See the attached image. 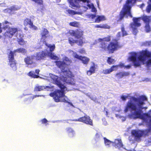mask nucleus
I'll use <instances>...</instances> for the list:
<instances>
[{
    "instance_id": "obj_1",
    "label": "nucleus",
    "mask_w": 151,
    "mask_h": 151,
    "mask_svg": "<svg viewBox=\"0 0 151 151\" xmlns=\"http://www.w3.org/2000/svg\"><path fill=\"white\" fill-rule=\"evenodd\" d=\"M63 60V62L60 61L56 62V65L61 69L62 71L60 77H59L52 74H49L51 82L57 85L61 89V90L56 91L54 93H50V96L53 97L56 102L68 103L73 106L72 103L70 102V100L65 95V91L67 90L65 85V83L71 85L75 84L74 79L72 78L73 76L67 66L71 63V60L66 57H64Z\"/></svg>"
},
{
    "instance_id": "obj_2",
    "label": "nucleus",
    "mask_w": 151,
    "mask_h": 151,
    "mask_svg": "<svg viewBox=\"0 0 151 151\" xmlns=\"http://www.w3.org/2000/svg\"><path fill=\"white\" fill-rule=\"evenodd\" d=\"M130 99L125 107L124 112L131 111V113L128 116L131 119H142V123L139 124V125H146L149 127L147 133L151 132V110L145 114L143 113L142 111L143 109H146L147 108V106H145V102L147 101V98L142 96L137 98L132 96Z\"/></svg>"
},
{
    "instance_id": "obj_3",
    "label": "nucleus",
    "mask_w": 151,
    "mask_h": 151,
    "mask_svg": "<svg viewBox=\"0 0 151 151\" xmlns=\"http://www.w3.org/2000/svg\"><path fill=\"white\" fill-rule=\"evenodd\" d=\"M139 54L135 52L129 53L127 60L132 62L135 67L140 66L142 64L147 66H151V52L147 50L140 51Z\"/></svg>"
},
{
    "instance_id": "obj_4",
    "label": "nucleus",
    "mask_w": 151,
    "mask_h": 151,
    "mask_svg": "<svg viewBox=\"0 0 151 151\" xmlns=\"http://www.w3.org/2000/svg\"><path fill=\"white\" fill-rule=\"evenodd\" d=\"M9 23L7 21H5L3 23L4 27L3 29L4 31V35L5 37L11 38L16 33H17V37L18 43L20 45L25 44L27 42L23 39L24 35L21 31L17 28L9 27L6 24Z\"/></svg>"
},
{
    "instance_id": "obj_5",
    "label": "nucleus",
    "mask_w": 151,
    "mask_h": 151,
    "mask_svg": "<svg viewBox=\"0 0 151 151\" xmlns=\"http://www.w3.org/2000/svg\"><path fill=\"white\" fill-rule=\"evenodd\" d=\"M110 40L109 37L98 39L97 41L101 43L99 47L102 51H109V52L113 53L119 47L118 42L116 41L113 40L109 44L108 42Z\"/></svg>"
},
{
    "instance_id": "obj_6",
    "label": "nucleus",
    "mask_w": 151,
    "mask_h": 151,
    "mask_svg": "<svg viewBox=\"0 0 151 151\" xmlns=\"http://www.w3.org/2000/svg\"><path fill=\"white\" fill-rule=\"evenodd\" d=\"M136 1L137 0H127L126 4L124 5L120 12L119 19L120 20H122L124 17H127L129 16L130 17H132L130 12V9Z\"/></svg>"
},
{
    "instance_id": "obj_7",
    "label": "nucleus",
    "mask_w": 151,
    "mask_h": 151,
    "mask_svg": "<svg viewBox=\"0 0 151 151\" xmlns=\"http://www.w3.org/2000/svg\"><path fill=\"white\" fill-rule=\"evenodd\" d=\"M84 4L85 6H83L85 9V11H86L88 7L89 9H91V11L93 12H96V9L95 8L93 4L87 1V0H71L70 1V5L72 7L78 8L80 7L79 3L81 2Z\"/></svg>"
},
{
    "instance_id": "obj_8",
    "label": "nucleus",
    "mask_w": 151,
    "mask_h": 151,
    "mask_svg": "<svg viewBox=\"0 0 151 151\" xmlns=\"http://www.w3.org/2000/svg\"><path fill=\"white\" fill-rule=\"evenodd\" d=\"M47 55L50 57L52 59L55 60H58L59 59L58 57L56 56L54 53L46 52L45 51H42L37 53L36 55V56L34 57V58L35 57L36 59L40 60L43 58Z\"/></svg>"
},
{
    "instance_id": "obj_9",
    "label": "nucleus",
    "mask_w": 151,
    "mask_h": 151,
    "mask_svg": "<svg viewBox=\"0 0 151 151\" xmlns=\"http://www.w3.org/2000/svg\"><path fill=\"white\" fill-rule=\"evenodd\" d=\"M145 132L140 130H132V135L129 137V140L134 143L135 140L139 141L140 137L145 134Z\"/></svg>"
},
{
    "instance_id": "obj_10",
    "label": "nucleus",
    "mask_w": 151,
    "mask_h": 151,
    "mask_svg": "<svg viewBox=\"0 0 151 151\" xmlns=\"http://www.w3.org/2000/svg\"><path fill=\"white\" fill-rule=\"evenodd\" d=\"M70 52L72 54L73 56L75 58L81 60L82 63L84 64L87 65L89 62L90 59L87 57L80 56L78 55L76 52L72 50H70Z\"/></svg>"
},
{
    "instance_id": "obj_11",
    "label": "nucleus",
    "mask_w": 151,
    "mask_h": 151,
    "mask_svg": "<svg viewBox=\"0 0 151 151\" xmlns=\"http://www.w3.org/2000/svg\"><path fill=\"white\" fill-rule=\"evenodd\" d=\"M140 19L141 18H133L134 23L131 24V26L133 31V33L134 35H136L137 32V27L141 25V24L139 23Z\"/></svg>"
},
{
    "instance_id": "obj_12",
    "label": "nucleus",
    "mask_w": 151,
    "mask_h": 151,
    "mask_svg": "<svg viewBox=\"0 0 151 151\" xmlns=\"http://www.w3.org/2000/svg\"><path fill=\"white\" fill-rule=\"evenodd\" d=\"M89 19H91L93 22L99 23L101 21H103L106 19V18L104 16H98L96 18L95 14H89L88 15Z\"/></svg>"
},
{
    "instance_id": "obj_13",
    "label": "nucleus",
    "mask_w": 151,
    "mask_h": 151,
    "mask_svg": "<svg viewBox=\"0 0 151 151\" xmlns=\"http://www.w3.org/2000/svg\"><path fill=\"white\" fill-rule=\"evenodd\" d=\"M74 121L81 122L90 125H92V121L89 116L86 115L77 119H74Z\"/></svg>"
},
{
    "instance_id": "obj_14",
    "label": "nucleus",
    "mask_w": 151,
    "mask_h": 151,
    "mask_svg": "<svg viewBox=\"0 0 151 151\" xmlns=\"http://www.w3.org/2000/svg\"><path fill=\"white\" fill-rule=\"evenodd\" d=\"M9 64L10 65V66L13 68V70H16V63L14 58L13 52L11 51H10L9 55Z\"/></svg>"
},
{
    "instance_id": "obj_15",
    "label": "nucleus",
    "mask_w": 151,
    "mask_h": 151,
    "mask_svg": "<svg viewBox=\"0 0 151 151\" xmlns=\"http://www.w3.org/2000/svg\"><path fill=\"white\" fill-rule=\"evenodd\" d=\"M34 58L33 56L28 57L24 59V61L27 65H31L30 67L33 68L36 66V64L33 62V60Z\"/></svg>"
},
{
    "instance_id": "obj_16",
    "label": "nucleus",
    "mask_w": 151,
    "mask_h": 151,
    "mask_svg": "<svg viewBox=\"0 0 151 151\" xmlns=\"http://www.w3.org/2000/svg\"><path fill=\"white\" fill-rule=\"evenodd\" d=\"M81 34L80 33L78 36H77L76 38L77 39L76 40V43L78 45L82 46L83 44L86 42L84 38L83 37V33L82 31L81 32Z\"/></svg>"
},
{
    "instance_id": "obj_17",
    "label": "nucleus",
    "mask_w": 151,
    "mask_h": 151,
    "mask_svg": "<svg viewBox=\"0 0 151 151\" xmlns=\"http://www.w3.org/2000/svg\"><path fill=\"white\" fill-rule=\"evenodd\" d=\"M49 33V32L47 29L45 28H42L41 33L42 35V38L40 41V44L42 42H45L46 41L45 40L46 38H47V35Z\"/></svg>"
},
{
    "instance_id": "obj_18",
    "label": "nucleus",
    "mask_w": 151,
    "mask_h": 151,
    "mask_svg": "<svg viewBox=\"0 0 151 151\" xmlns=\"http://www.w3.org/2000/svg\"><path fill=\"white\" fill-rule=\"evenodd\" d=\"M118 65H113L109 68L104 69L102 73L106 74H109L112 71L116 70L118 68Z\"/></svg>"
},
{
    "instance_id": "obj_19",
    "label": "nucleus",
    "mask_w": 151,
    "mask_h": 151,
    "mask_svg": "<svg viewBox=\"0 0 151 151\" xmlns=\"http://www.w3.org/2000/svg\"><path fill=\"white\" fill-rule=\"evenodd\" d=\"M114 145L116 148H118V149H124L123 147V145L121 139H115L114 142H113Z\"/></svg>"
},
{
    "instance_id": "obj_20",
    "label": "nucleus",
    "mask_w": 151,
    "mask_h": 151,
    "mask_svg": "<svg viewBox=\"0 0 151 151\" xmlns=\"http://www.w3.org/2000/svg\"><path fill=\"white\" fill-rule=\"evenodd\" d=\"M19 8L16 6H13L11 7L10 8L5 9L4 10V12L8 13L10 14H14V12L19 10Z\"/></svg>"
},
{
    "instance_id": "obj_21",
    "label": "nucleus",
    "mask_w": 151,
    "mask_h": 151,
    "mask_svg": "<svg viewBox=\"0 0 151 151\" xmlns=\"http://www.w3.org/2000/svg\"><path fill=\"white\" fill-rule=\"evenodd\" d=\"M42 43L45 44L48 48L49 49L50 51L49 52L48 50H46L45 51L46 52H51L54 51L55 48V47L54 44L51 45L50 44H47L46 42H42Z\"/></svg>"
},
{
    "instance_id": "obj_22",
    "label": "nucleus",
    "mask_w": 151,
    "mask_h": 151,
    "mask_svg": "<svg viewBox=\"0 0 151 151\" xmlns=\"http://www.w3.org/2000/svg\"><path fill=\"white\" fill-rule=\"evenodd\" d=\"M96 70L95 66L93 63L91 66L89 70L87 71V74L88 76H91L94 73Z\"/></svg>"
},
{
    "instance_id": "obj_23",
    "label": "nucleus",
    "mask_w": 151,
    "mask_h": 151,
    "mask_svg": "<svg viewBox=\"0 0 151 151\" xmlns=\"http://www.w3.org/2000/svg\"><path fill=\"white\" fill-rule=\"evenodd\" d=\"M82 31L81 30H78L76 31H74L73 30H70L69 31L70 34L72 36H75L76 37L80 33L81 34V32Z\"/></svg>"
},
{
    "instance_id": "obj_24",
    "label": "nucleus",
    "mask_w": 151,
    "mask_h": 151,
    "mask_svg": "<svg viewBox=\"0 0 151 151\" xmlns=\"http://www.w3.org/2000/svg\"><path fill=\"white\" fill-rule=\"evenodd\" d=\"M52 87V86H46L45 87L44 86H36L35 88V91H40L45 89H47L48 88H51Z\"/></svg>"
},
{
    "instance_id": "obj_25",
    "label": "nucleus",
    "mask_w": 151,
    "mask_h": 151,
    "mask_svg": "<svg viewBox=\"0 0 151 151\" xmlns=\"http://www.w3.org/2000/svg\"><path fill=\"white\" fill-rule=\"evenodd\" d=\"M104 139L105 144L107 147H109L111 145L113 144V142L105 138H104Z\"/></svg>"
},
{
    "instance_id": "obj_26",
    "label": "nucleus",
    "mask_w": 151,
    "mask_h": 151,
    "mask_svg": "<svg viewBox=\"0 0 151 151\" xmlns=\"http://www.w3.org/2000/svg\"><path fill=\"white\" fill-rule=\"evenodd\" d=\"M67 131L70 136L73 137L75 134L74 130L71 128H68L67 129Z\"/></svg>"
},
{
    "instance_id": "obj_27",
    "label": "nucleus",
    "mask_w": 151,
    "mask_h": 151,
    "mask_svg": "<svg viewBox=\"0 0 151 151\" xmlns=\"http://www.w3.org/2000/svg\"><path fill=\"white\" fill-rule=\"evenodd\" d=\"M128 73H127L120 72L117 73L115 75L116 77L118 78H122L123 76H127Z\"/></svg>"
},
{
    "instance_id": "obj_28",
    "label": "nucleus",
    "mask_w": 151,
    "mask_h": 151,
    "mask_svg": "<svg viewBox=\"0 0 151 151\" xmlns=\"http://www.w3.org/2000/svg\"><path fill=\"white\" fill-rule=\"evenodd\" d=\"M66 12L69 14L71 15H74L76 14H82V13L81 12H76L70 9L67 10H66Z\"/></svg>"
},
{
    "instance_id": "obj_29",
    "label": "nucleus",
    "mask_w": 151,
    "mask_h": 151,
    "mask_svg": "<svg viewBox=\"0 0 151 151\" xmlns=\"http://www.w3.org/2000/svg\"><path fill=\"white\" fill-rule=\"evenodd\" d=\"M26 50L24 49L23 48H20L18 49H17L15 50L14 51V52H13V55H14V53L15 52H17L18 53H25L26 52Z\"/></svg>"
},
{
    "instance_id": "obj_30",
    "label": "nucleus",
    "mask_w": 151,
    "mask_h": 151,
    "mask_svg": "<svg viewBox=\"0 0 151 151\" xmlns=\"http://www.w3.org/2000/svg\"><path fill=\"white\" fill-rule=\"evenodd\" d=\"M32 22H31V19H25L24 22L23 24L25 26H26L29 24L30 25L32 24Z\"/></svg>"
},
{
    "instance_id": "obj_31",
    "label": "nucleus",
    "mask_w": 151,
    "mask_h": 151,
    "mask_svg": "<svg viewBox=\"0 0 151 151\" xmlns=\"http://www.w3.org/2000/svg\"><path fill=\"white\" fill-rule=\"evenodd\" d=\"M95 27L98 28H101L105 29H109L110 27L109 26L106 24H100L96 25L95 26Z\"/></svg>"
},
{
    "instance_id": "obj_32",
    "label": "nucleus",
    "mask_w": 151,
    "mask_h": 151,
    "mask_svg": "<svg viewBox=\"0 0 151 151\" xmlns=\"http://www.w3.org/2000/svg\"><path fill=\"white\" fill-rule=\"evenodd\" d=\"M69 25L71 26L75 27H78L80 25L79 22L76 21L70 22L69 23Z\"/></svg>"
},
{
    "instance_id": "obj_33",
    "label": "nucleus",
    "mask_w": 151,
    "mask_h": 151,
    "mask_svg": "<svg viewBox=\"0 0 151 151\" xmlns=\"http://www.w3.org/2000/svg\"><path fill=\"white\" fill-rule=\"evenodd\" d=\"M28 76L33 78H38L39 77V76L35 74L34 72L33 71H31L28 73Z\"/></svg>"
},
{
    "instance_id": "obj_34",
    "label": "nucleus",
    "mask_w": 151,
    "mask_h": 151,
    "mask_svg": "<svg viewBox=\"0 0 151 151\" xmlns=\"http://www.w3.org/2000/svg\"><path fill=\"white\" fill-rule=\"evenodd\" d=\"M118 65V67H119L121 68L124 67L127 69H129L131 67V65H125L124 64L122 63H121Z\"/></svg>"
},
{
    "instance_id": "obj_35",
    "label": "nucleus",
    "mask_w": 151,
    "mask_h": 151,
    "mask_svg": "<svg viewBox=\"0 0 151 151\" xmlns=\"http://www.w3.org/2000/svg\"><path fill=\"white\" fill-rule=\"evenodd\" d=\"M68 42L71 45H73L75 43H76V40H74L72 38H69L68 39Z\"/></svg>"
},
{
    "instance_id": "obj_36",
    "label": "nucleus",
    "mask_w": 151,
    "mask_h": 151,
    "mask_svg": "<svg viewBox=\"0 0 151 151\" xmlns=\"http://www.w3.org/2000/svg\"><path fill=\"white\" fill-rule=\"evenodd\" d=\"M116 116L118 118L120 119L123 121H124L126 120V118L124 116H122L120 115L116 114Z\"/></svg>"
},
{
    "instance_id": "obj_37",
    "label": "nucleus",
    "mask_w": 151,
    "mask_h": 151,
    "mask_svg": "<svg viewBox=\"0 0 151 151\" xmlns=\"http://www.w3.org/2000/svg\"><path fill=\"white\" fill-rule=\"evenodd\" d=\"M129 97V94H127L126 95H122L121 96V98L123 101H125Z\"/></svg>"
},
{
    "instance_id": "obj_38",
    "label": "nucleus",
    "mask_w": 151,
    "mask_h": 151,
    "mask_svg": "<svg viewBox=\"0 0 151 151\" xmlns=\"http://www.w3.org/2000/svg\"><path fill=\"white\" fill-rule=\"evenodd\" d=\"M108 63L109 64H113L115 62L114 60L111 58H109L107 60Z\"/></svg>"
},
{
    "instance_id": "obj_39",
    "label": "nucleus",
    "mask_w": 151,
    "mask_h": 151,
    "mask_svg": "<svg viewBox=\"0 0 151 151\" xmlns=\"http://www.w3.org/2000/svg\"><path fill=\"white\" fill-rule=\"evenodd\" d=\"M121 30L122 33V36H124L128 35V33H127L126 31L125 30L123 27V26L122 27Z\"/></svg>"
},
{
    "instance_id": "obj_40",
    "label": "nucleus",
    "mask_w": 151,
    "mask_h": 151,
    "mask_svg": "<svg viewBox=\"0 0 151 151\" xmlns=\"http://www.w3.org/2000/svg\"><path fill=\"white\" fill-rule=\"evenodd\" d=\"M151 10V4L148 2V5L146 9V11L147 12L149 13Z\"/></svg>"
},
{
    "instance_id": "obj_41",
    "label": "nucleus",
    "mask_w": 151,
    "mask_h": 151,
    "mask_svg": "<svg viewBox=\"0 0 151 151\" xmlns=\"http://www.w3.org/2000/svg\"><path fill=\"white\" fill-rule=\"evenodd\" d=\"M78 52L81 54H85L86 53V51L84 49L82 48L79 50Z\"/></svg>"
},
{
    "instance_id": "obj_42",
    "label": "nucleus",
    "mask_w": 151,
    "mask_h": 151,
    "mask_svg": "<svg viewBox=\"0 0 151 151\" xmlns=\"http://www.w3.org/2000/svg\"><path fill=\"white\" fill-rule=\"evenodd\" d=\"M30 27L32 29L35 30H37L38 29V28L37 27L33 25L32 23L30 25Z\"/></svg>"
},
{
    "instance_id": "obj_43",
    "label": "nucleus",
    "mask_w": 151,
    "mask_h": 151,
    "mask_svg": "<svg viewBox=\"0 0 151 151\" xmlns=\"http://www.w3.org/2000/svg\"><path fill=\"white\" fill-rule=\"evenodd\" d=\"M33 1H34L35 2L39 4H42V0H32Z\"/></svg>"
},
{
    "instance_id": "obj_44",
    "label": "nucleus",
    "mask_w": 151,
    "mask_h": 151,
    "mask_svg": "<svg viewBox=\"0 0 151 151\" xmlns=\"http://www.w3.org/2000/svg\"><path fill=\"white\" fill-rule=\"evenodd\" d=\"M121 33L120 32H119L118 34H117V35H116V37H117V38H116V40H114V41H117V40L119 39V38L121 37Z\"/></svg>"
},
{
    "instance_id": "obj_45",
    "label": "nucleus",
    "mask_w": 151,
    "mask_h": 151,
    "mask_svg": "<svg viewBox=\"0 0 151 151\" xmlns=\"http://www.w3.org/2000/svg\"><path fill=\"white\" fill-rule=\"evenodd\" d=\"M145 45H151V41H146L144 42Z\"/></svg>"
},
{
    "instance_id": "obj_46",
    "label": "nucleus",
    "mask_w": 151,
    "mask_h": 151,
    "mask_svg": "<svg viewBox=\"0 0 151 151\" xmlns=\"http://www.w3.org/2000/svg\"><path fill=\"white\" fill-rule=\"evenodd\" d=\"M145 142H148V143L151 142V136L149 137L148 139L146 140Z\"/></svg>"
},
{
    "instance_id": "obj_47",
    "label": "nucleus",
    "mask_w": 151,
    "mask_h": 151,
    "mask_svg": "<svg viewBox=\"0 0 151 151\" xmlns=\"http://www.w3.org/2000/svg\"><path fill=\"white\" fill-rule=\"evenodd\" d=\"M42 123L46 124L48 122L45 119H44L42 120Z\"/></svg>"
},
{
    "instance_id": "obj_48",
    "label": "nucleus",
    "mask_w": 151,
    "mask_h": 151,
    "mask_svg": "<svg viewBox=\"0 0 151 151\" xmlns=\"http://www.w3.org/2000/svg\"><path fill=\"white\" fill-rule=\"evenodd\" d=\"M90 99L94 101H95L96 100V98L95 97L91 96Z\"/></svg>"
},
{
    "instance_id": "obj_49",
    "label": "nucleus",
    "mask_w": 151,
    "mask_h": 151,
    "mask_svg": "<svg viewBox=\"0 0 151 151\" xmlns=\"http://www.w3.org/2000/svg\"><path fill=\"white\" fill-rule=\"evenodd\" d=\"M44 96V95H35V96H34L32 98V99H33L34 98H35V97H39V96Z\"/></svg>"
},
{
    "instance_id": "obj_50",
    "label": "nucleus",
    "mask_w": 151,
    "mask_h": 151,
    "mask_svg": "<svg viewBox=\"0 0 151 151\" xmlns=\"http://www.w3.org/2000/svg\"><path fill=\"white\" fill-rule=\"evenodd\" d=\"M145 6V4H143L141 5H140L139 7L141 9H142Z\"/></svg>"
},
{
    "instance_id": "obj_51",
    "label": "nucleus",
    "mask_w": 151,
    "mask_h": 151,
    "mask_svg": "<svg viewBox=\"0 0 151 151\" xmlns=\"http://www.w3.org/2000/svg\"><path fill=\"white\" fill-rule=\"evenodd\" d=\"M1 24L0 23V33L1 32H2L1 28ZM1 36L0 35V38H1Z\"/></svg>"
},
{
    "instance_id": "obj_52",
    "label": "nucleus",
    "mask_w": 151,
    "mask_h": 151,
    "mask_svg": "<svg viewBox=\"0 0 151 151\" xmlns=\"http://www.w3.org/2000/svg\"><path fill=\"white\" fill-rule=\"evenodd\" d=\"M39 72L40 70H39L38 69L36 70H35V72L37 74H38L39 73Z\"/></svg>"
},
{
    "instance_id": "obj_53",
    "label": "nucleus",
    "mask_w": 151,
    "mask_h": 151,
    "mask_svg": "<svg viewBox=\"0 0 151 151\" xmlns=\"http://www.w3.org/2000/svg\"><path fill=\"white\" fill-rule=\"evenodd\" d=\"M105 112L106 113V115L107 116H109V112L108 111H105Z\"/></svg>"
},
{
    "instance_id": "obj_54",
    "label": "nucleus",
    "mask_w": 151,
    "mask_h": 151,
    "mask_svg": "<svg viewBox=\"0 0 151 151\" xmlns=\"http://www.w3.org/2000/svg\"><path fill=\"white\" fill-rule=\"evenodd\" d=\"M86 95L89 98H90V97H91L90 95L88 93L86 94Z\"/></svg>"
},
{
    "instance_id": "obj_55",
    "label": "nucleus",
    "mask_w": 151,
    "mask_h": 151,
    "mask_svg": "<svg viewBox=\"0 0 151 151\" xmlns=\"http://www.w3.org/2000/svg\"><path fill=\"white\" fill-rule=\"evenodd\" d=\"M115 111H116L119 112V111H121V109H119L118 110H116V109Z\"/></svg>"
},
{
    "instance_id": "obj_56",
    "label": "nucleus",
    "mask_w": 151,
    "mask_h": 151,
    "mask_svg": "<svg viewBox=\"0 0 151 151\" xmlns=\"http://www.w3.org/2000/svg\"><path fill=\"white\" fill-rule=\"evenodd\" d=\"M149 2L150 3H151V0H149Z\"/></svg>"
},
{
    "instance_id": "obj_57",
    "label": "nucleus",
    "mask_w": 151,
    "mask_h": 151,
    "mask_svg": "<svg viewBox=\"0 0 151 151\" xmlns=\"http://www.w3.org/2000/svg\"><path fill=\"white\" fill-rule=\"evenodd\" d=\"M42 10H43V9H41V12H42Z\"/></svg>"
},
{
    "instance_id": "obj_58",
    "label": "nucleus",
    "mask_w": 151,
    "mask_h": 151,
    "mask_svg": "<svg viewBox=\"0 0 151 151\" xmlns=\"http://www.w3.org/2000/svg\"><path fill=\"white\" fill-rule=\"evenodd\" d=\"M24 29H25V30H27V28H24Z\"/></svg>"
},
{
    "instance_id": "obj_59",
    "label": "nucleus",
    "mask_w": 151,
    "mask_h": 151,
    "mask_svg": "<svg viewBox=\"0 0 151 151\" xmlns=\"http://www.w3.org/2000/svg\"><path fill=\"white\" fill-rule=\"evenodd\" d=\"M98 136V134H96V137H97Z\"/></svg>"
},
{
    "instance_id": "obj_60",
    "label": "nucleus",
    "mask_w": 151,
    "mask_h": 151,
    "mask_svg": "<svg viewBox=\"0 0 151 151\" xmlns=\"http://www.w3.org/2000/svg\"><path fill=\"white\" fill-rule=\"evenodd\" d=\"M150 99H151V96H150Z\"/></svg>"
}]
</instances>
